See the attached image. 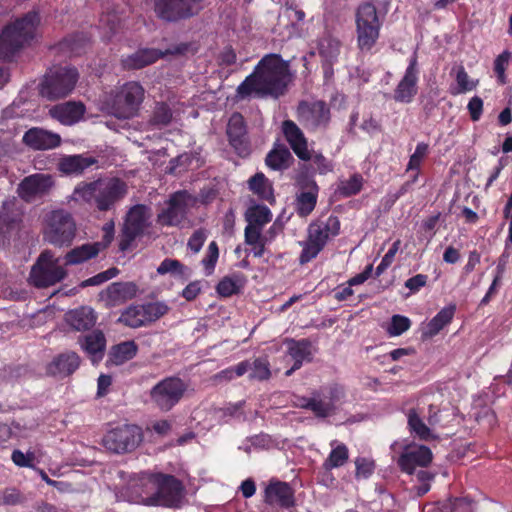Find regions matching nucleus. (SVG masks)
Instances as JSON below:
<instances>
[{"mask_svg": "<svg viewBox=\"0 0 512 512\" xmlns=\"http://www.w3.org/2000/svg\"><path fill=\"white\" fill-rule=\"evenodd\" d=\"M289 81L288 65L276 54L265 56L257 65L254 73L238 86L241 98L248 96L275 98L282 95Z\"/></svg>", "mask_w": 512, "mask_h": 512, "instance_id": "nucleus-1", "label": "nucleus"}, {"mask_svg": "<svg viewBox=\"0 0 512 512\" xmlns=\"http://www.w3.org/2000/svg\"><path fill=\"white\" fill-rule=\"evenodd\" d=\"M126 194L127 185L119 178L80 182L67 197V204L95 205L99 211L103 212L111 210Z\"/></svg>", "mask_w": 512, "mask_h": 512, "instance_id": "nucleus-2", "label": "nucleus"}, {"mask_svg": "<svg viewBox=\"0 0 512 512\" xmlns=\"http://www.w3.org/2000/svg\"><path fill=\"white\" fill-rule=\"evenodd\" d=\"M39 21L36 12H29L21 19L7 25L0 35V58L10 60L17 51L33 39Z\"/></svg>", "mask_w": 512, "mask_h": 512, "instance_id": "nucleus-3", "label": "nucleus"}, {"mask_svg": "<svg viewBox=\"0 0 512 512\" xmlns=\"http://www.w3.org/2000/svg\"><path fill=\"white\" fill-rule=\"evenodd\" d=\"M143 99V87L131 81L124 84L115 94L105 96L102 110L119 119H130L137 115Z\"/></svg>", "mask_w": 512, "mask_h": 512, "instance_id": "nucleus-4", "label": "nucleus"}, {"mask_svg": "<svg viewBox=\"0 0 512 512\" xmlns=\"http://www.w3.org/2000/svg\"><path fill=\"white\" fill-rule=\"evenodd\" d=\"M340 231V221L336 216L319 219L308 226L307 239L300 242L302 252L299 257L301 264L314 259L325 247L327 242L337 236Z\"/></svg>", "mask_w": 512, "mask_h": 512, "instance_id": "nucleus-5", "label": "nucleus"}, {"mask_svg": "<svg viewBox=\"0 0 512 512\" xmlns=\"http://www.w3.org/2000/svg\"><path fill=\"white\" fill-rule=\"evenodd\" d=\"M140 483L145 487L155 488L154 493L146 498L147 506L178 507L183 498V486L172 475L157 473L155 476H144Z\"/></svg>", "mask_w": 512, "mask_h": 512, "instance_id": "nucleus-6", "label": "nucleus"}, {"mask_svg": "<svg viewBox=\"0 0 512 512\" xmlns=\"http://www.w3.org/2000/svg\"><path fill=\"white\" fill-rule=\"evenodd\" d=\"M385 13L377 10L371 2L358 6L355 14L357 44L361 51H370L380 36Z\"/></svg>", "mask_w": 512, "mask_h": 512, "instance_id": "nucleus-7", "label": "nucleus"}, {"mask_svg": "<svg viewBox=\"0 0 512 512\" xmlns=\"http://www.w3.org/2000/svg\"><path fill=\"white\" fill-rule=\"evenodd\" d=\"M78 71L72 67L51 69L40 84V94L48 100H57L68 96L78 81Z\"/></svg>", "mask_w": 512, "mask_h": 512, "instance_id": "nucleus-8", "label": "nucleus"}, {"mask_svg": "<svg viewBox=\"0 0 512 512\" xmlns=\"http://www.w3.org/2000/svg\"><path fill=\"white\" fill-rule=\"evenodd\" d=\"M76 236V223L72 215L63 210L51 211L46 217L44 238L50 244L69 246Z\"/></svg>", "mask_w": 512, "mask_h": 512, "instance_id": "nucleus-9", "label": "nucleus"}, {"mask_svg": "<svg viewBox=\"0 0 512 512\" xmlns=\"http://www.w3.org/2000/svg\"><path fill=\"white\" fill-rule=\"evenodd\" d=\"M66 274V270L60 265V259L54 257L51 251L45 250L32 266L29 281L37 288H45L60 282Z\"/></svg>", "mask_w": 512, "mask_h": 512, "instance_id": "nucleus-10", "label": "nucleus"}, {"mask_svg": "<svg viewBox=\"0 0 512 512\" xmlns=\"http://www.w3.org/2000/svg\"><path fill=\"white\" fill-rule=\"evenodd\" d=\"M344 397L343 387L332 384L314 391L311 397L302 400L300 406L311 410L317 417L326 418L335 413Z\"/></svg>", "mask_w": 512, "mask_h": 512, "instance_id": "nucleus-11", "label": "nucleus"}, {"mask_svg": "<svg viewBox=\"0 0 512 512\" xmlns=\"http://www.w3.org/2000/svg\"><path fill=\"white\" fill-rule=\"evenodd\" d=\"M187 388L182 379L166 377L151 388L149 395L159 410L168 412L181 401Z\"/></svg>", "mask_w": 512, "mask_h": 512, "instance_id": "nucleus-12", "label": "nucleus"}, {"mask_svg": "<svg viewBox=\"0 0 512 512\" xmlns=\"http://www.w3.org/2000/svg\"><path fill=\"white\" fill-rule=\"evenodd\" d=\"M143 434L136 425H123L108 431L103 439V446L116 454L131 452L142 442Z\"/></svg>", "mask_w": 512, "mask_h": 512, "instance_id": "nucleus-13", "label": "nucleus"}, {"mask_svg": "<svg viewBox=\"0 0 512 512\" xmlns=\"http://www.w3.org/2000/svg\"><path fill=\"white\" fill-rule=\"evenodd\" d=\"M167 311L168 306L162 302L130 305L121 313L118 322L130 328H139L155 322Z\"/></svg>", "mask_w": 512, "mask_h": 512, "instance_id": "nucleus-14", "label": "nucleus"}, {"mask_svg": "<svg viewBox=\"0 0 512 512\" xmlns=\"http://www.w3.org/2000/svg\"><path fill=\"white\" fill-rule=\"evenodd\" d=\"M152 213L151 209L143 204H137L127 212L122 229V237L119 248L122 251L127 250L132 242L150 225Z\"/></svg>", "mask_w": 512, "mask_h": 512, "instance_id": "nucleus-15", "label": "nucleus"}, {"mask_svg": "<svg viewBox=\"0 0 512 512\" xmlns=\"http://www.w3.org/2000/svg\"><path fill=\"white\" fill-rule=\"evenodd\" d=\"M203 0H154L157 16L165 21L174 22L198 13Z\"/></svg>", "mask_w": 512, "mask_h": 512, "instance_id": "nucleus-16", "label": "nucleus"}, {"mask_svg": "<svg viewBox=\"0 0 512 512\" xmlns=\"http://www.w3.org/2000/svg\"><path fill=\"white\" fill-rule=\"evenodd\" d=\"M54 184L52 175L35 173L21 180L17 186V194L23 201L31 203L47 195Z\"/></svg>", "mask_w": 512, "mask_h": 512, "instance_id": "nucleus-17", "label": "nucleus"}, {"mask_svg": "<svg viewBox=\"0 0 512 512\" xmlns=\"http://www.w3.org/2000/svg\"><path fill=\"white\" fill-rule=\"evenodd\" d=\"M419 76V68L416 54L409 59L408 67L404 76L394 91V99L400 103H410L417 94V83Z\"/></svg>", "mask_w": 512, "mask_h": 512, "instance_id": "nucleus-18", "label": "nucleus"}, {"mask_svg": "<svg viewBox=\"0 0 512 512\" xmlns=\"http://www.w3.org/2000/svg\"><path fill=\"white\" fill-rule=\"evenodd\" d=\"M432 456V452L427 446H409L400 455L397 464L403 472L413 474L417 466H428L432 461Z\"/></svg>", "mask_w": 512, "mask_h": 512, "instance_id": "nucleus-19", "label": "nucleus"}, {"mask_svg": "<svg viewBox=\"0 0 512 512\" xmlns=\"http://www.w3.org/2000/svg\"><path fill=\"white\" fill-rule=\"evenodd\" d=\"M138 288L133 282H114L100 293V299L107 308L120 306L133 299Z\"/></svg>", "mask_w": 512, "mask_h": 512, "instance_id": "nucleus-20", "label": "nucleus"}, {"mask_svg": "<svg viewBox=\"0 0 512 512\" xmlns=\"http://www.w3.org/2000/svg\"><path fill=\"white\" fill-rule=\"evenodd\" d=\"M300 122L308 129H317L325 126L330 118L329 109L322 101L312 104L302 103L298 107Z\"/></svg>", "mask_w": 512, "mask_h": 512, "instance_id": "nucleus-21", "label": "nucleus"}, {"mask_svg": "<svg viewBox=\"0 0 512 512\" xmlns=\"http://www.w3.org/2000/svg\"><path fill=\"white\" fill-rule=\"evenodd\" d=\"M318 54L324 67L325 75H332V66L338 61L341 54L342 43L331 32H325L318 40Z\"/></svg>", "mask_w": 512, "mask_h": 512, "instance_id": "nucleus-22", "label": "nucleus"}, {"mask_svg": "<svg viewBox=\"0 0 512 512\" xmlns=\"http://www.w3.org/2000/svg\"><path fill=\"white\" fill-rule=\"evenodd\" d=\"M188 198L186 192L173 194L169 199L167 208L158 215L159 223L166 226L179 225L185 218Z\"/></svg>", "mask_w": 512, "mask_h": 512, "instance_id": "nucleus-23", "label": "nucleus"}, {"mask_svg": "<svg viewBox=\"0 0 512 512\" xmlns=\"http://www.w3.org/2000/svg\"><path fill=\"white\" fill-rule=\"evenodd\" d=\"M284 136L298 158L308 161L311 151L308 149L307 140L301 129L291 120L282 124Z\"/></svg>", "mask_w": 512, "mask_h": 512, "instance_id": "nucleus-24", "label": "nucleus"}, {"mask_svg": "<svg viewBox=\"0 0 512 512\" xmlns=\"http://www.w3.org/2000/svg\"><path fill=\"white\" fill-rule=\"evenodd\" d=\"M23 142L35 150H48L58 147L61 137L57 133L34 127L25 132Z\"/></svg>", "mask_w": 512, "mask_h": 512, "instance_id": "nucleus-25", "label": "nucleus"}, {"mask_svg": "<svg viewBox=\"0 0 512 512\" xmlns=\"http://www.w3.org/2000/svg\"><path fill=\"white\" fill-rule=\"evenodd\" d=\"M85 113V106L82 102L68 101L53 106L49 110L52 118L56 119L63 125H73L79 122Z\"/></svg>", "mask_w": 512, "mask_h": 512, "instance_id": "nucleus-26", "label": "nucleus"}, {"mask_svg": "<svg viewBox=\"0 0 512 512\" xmlns=\"http://www.w3.org/2000/svg\"><path fill=\"white\" fill-rule=\"evenodd\" d=\"M79 345L90 357L93 364L103 359L106 349V338L101 330H94L78 340Z\"/></svg>", "mask_w": 512, "mask_h": 512, "instance_id": "nucleus-27", "label": "nucleus"}, {"mask_svg": "<svg viewBox=\"0 0 512 512\" xmlns=\"http://www.w3.org/2000/svg\"><path fill=\"white\" fill-rule=\"evenodd\" d=\"M80 362L81 360L77 353L67 351L56 356L47 365V373L52 376H69L79 368Z\"/></svg>", "mask_w": 512, "mask_h": 512, "instance_id": "nucleus-28", "label": "nucleus"}, {"mask_svg": "<svg viewBox=\"0 0 512 512\" xmlns=\"http://www.w3.org/2000/svg\"><path fill=\"white\" fill-rule=\"evenodd\" d=\"M67 324L77 331L91 329L97 321L96 312L89 306H81L65 314Z\"/></svg>", "mask_w": 512, "mask_h": 512, "instance_id": "nucleus-29", "label": "nucleus"}, {"mask_svg": "<svg viewBox=\"0 0 512 512\" xmlns=\"http://www.w3.org/2000/svg\"><path fill=\"white\" fill-rule=\"evenodd\" d=\"M172 53L170 50L162 52L154 48H143L124 57L122 65L125 69H141L147 65L153 64L165 54Z\"/></svg>", "mask_w": 512, "mask_h": 512, "instance_id": "nucleus-30", "label": "nucleus"}, {"mask_svg": "<svg viewBox=\"0 0 512 512\" xmlns=\"http://www.w3.org/2000/svg\"><path fill=\"white\" fill-rule=\"evenodd\" d=\"M227 135L230 144L239 154L247 152L246 126L241 114L234 113L231 115L227 125Z\"/></svg>", "mask_w": 512, "mask_h": 512, "instance_id": "nucleus-31", "label": "nucleus"}, {"mask_svg": "<svg viewBox=\"0 0 512 512\" xmlns=\"http://www.w3.org/2000/svg\"><path fill=\"white\" fill-rule=\"evenodd\" d=\"M265 502L270 505L290 507L293 504V492L287 483H270L265 490Z\"/></svg>", "mask_w": 512, "mask_h": 512, "instance_id": "nucleus-32", "label": "nucleus"}, {"mask_svg": "<svg viewBox=\"0 0 512 512\" xmlns=\"http://www.w3.org/2000/svg\"><path fill=\"white\" fill-rule=\"evenodd\" d=\"M105 247L101 242L85 243L70 250L64 257L65 265L82 264L94 257Z\"/></svg>", "mask_w": 512, "mask_h": 512, "instance_id": "nucleus-33", "label": "nucleus"}, {"mask_svg": "<svg viewBox=\"0 0 512 512\" xmlns=\"http://www.w3.org/2000/svg\"><path fill=\"white\" fill-rule=\"evenodd\" d=\"M287 353L293 359L295 368H300L303 362H310L313 356V347L310 341L302 339L299 341H287Z\"/></svg>", "mask_w": 512, "mask_h": 512, "instance_id": "nucleus-34", "label": "nucleus"}, {"mask_svg": "<svg viewBox=\"0 0 512 512\" xmlns=\"http://www.w3.org/2000/svg\"><path fill=\"white\" fill-rule=\"evenodd\" d=\"M144 476H155V474L141 473L129 480L126 487V495L129 501L143 503L145 505L144 500L154 493L155 488H152V486L145 487L140 483V479Z\"/></svg>", "mask_w": 512, "mask_h": 512, "instance_id": "nucleus-35", "label": "nucleus"}, {"mask_svg": "<svg viewBox=\"0 0 512 512\" xmlns=\"http://www.w3.org/2000/svg\"><path fill=\"white\" fill-rule=\"evenodd\" d=\"M455 306L451 305L442 308L426 325L422 331L424 338H432L437 335L453 319Z\"/></svg>", "mask_w": 512, "mask_h": 512, "instance_id": "nucleus-36", "label": "nucleus"}, {"mask_svg": "<svg viewBox=\"0 0 512 512\" xmlns=\"http://www.w3.org/2000/svg\"><path fill=\"white\" fill-rule=\"evenodd\" d=\"M95 163L91 157L82 155H70L63 157L59 162V170L65 174H81L85 169Z\"/></svg>", "mask_w": 512, "mask_h": 512, "instance_id": "nucleus-37", "label": "nucleus"}, {"mask_svg": "<svg viewBox=\"0 0 512 512\" xmlns=\"http://www.w3.org/2000/svg\"><path fill=\"white\" fill-rule=\"evenodd\" d=\"M330 446L332 450L323 462V468L326 471L343 466L349 459V450L345 444L333 440Z\"/></svg>", "mask_w": 512, "mask_h": 512, "instance_id": "nucleus-38", "label": "nucleus"}, {"mask_svg": "<svg viewBox=\"0 0 512 512\" xmlns=\"http://www.w3.org/2000/svg\"><path fill=\"white\" fill-rule=\"evenodd\" d=\"M137 350V345L133 341L122 342L112 347L109 361L115 365H121L134 358Z\"/></svg>", "mask_w": 512, "mask_h": 512, "instance_id": "nucleus-39", "label": "nucleus"}, {"mask_svg": "<svg viewBox=\"0 0 512 512\" xmlns=\"http://www.w3.org/2000/svg\"><path fill=\"white\" fill-rule=\"evenodd\" d=\"M245 277L241 273H234L224 277L217 285L216 290L223 297L237 294L244 287Z\"/></svg>", "mask_w": 512, "mask_h": 512, "instance_id": "nucleus-40", "label": "nucleus"}, {"mask_svg": "<svg viewBox=\"0 0 512 512\" xmlns=\"http://www.w3.org/2000/svg\"><path fill=\"white\" fill-rule=\"evenodd\" d=\"M408 426L410 432L421 440L427 441L435 437L431 427L423 421L414 409L408 413Z\"/></svg>", "mask_w": 512, "mask_h": 512, "instance_id": "nucleus-41", "label": "nucleus"}, {"mask_svg": "<svg viewBox=\"0 0 512 512\" xmlns=\"http://www.w3.org/2000/svg\"><path fill=\"white\" fill-rule=\"evenodd\" d=\"M248 224L263 228L272 219L270 209L264 205L250 207L245 214Z\"/></svg>", "mask_w": 512, "mask_h": 512, "instance_id": "nucleus-42", "label": "nucleus"}, {"mask_svg": "<svg viewBox=\"0 0 512 512\" xmlns=\"http://www.w3.org/2000/svg\"><path fill=\"white\" fill-rule=\"evenodd\" d=\"M249 188L264 200L273 199L272 186L263 173H257L249 179Z\"/></svg>", "mask_w": 512, "mask_h": 512, "instance_id": "nucleus-43", "label": "nucleus"}, {"mask_svg": "<svg viewBox=\"0 0 512 512\" xmlns=\"http://www.w3.org/2000/svg\"><path fill=\"white\" fill-rule=\"evenodd\" d=\"M290 159H292L290 151L283 147L270 151L265 161L268 167L274 170H282L288 167Z\"/></svg>", "mask_w": 512, "mask_h": 512, "instance_id": "nucleus-44", "label": "nucleus"}, {"mask_svg": "<svg viewBox=\"0 0 512 512\" xmlns=\"http://www.w3.org/2000/svg\"><path fill=\"white\" fill-rule=\"evenodd\" d=\"M316 202L317 192L312 190L301 192L296 198L297 213L302 217L308 216L314 210Z\"/></svg>", "mask_w": 512, "mask_h": 512, "instance_id": "nucleus-45", "label": "nucleus"}, {"mask_svg": "<svg viewBox=\"0 0 512 512\" xmlns=\"http://www.w3.org/2000/svg\"><path fill=\"white\" fill-rule=\"evenodd\" d=\"M172 120V111L165 103H157L150 118V124L156 128L167 126Z\"/></svg>", "mask_w": 512, "mask_h": 512, "instance_id": "nucleus-46", "label": "nucleus"}, {"mask_svg": "<svg viewBox=\"0 0 512 512\" xmlns=\"http://www.w3.org/2000/svg\"><path fill=\"white\" fill-rule=\"evenodd\" d=\"M305 18L303 10L293 7L292 5H286L279 14V24L286 26H296L302 22Z\"/></svg>", "mask_w": 512, "mask_h": 512, "instance_id": "nucleus-47", "label": "nucleus"}, {"mask_svg": "<svg viewBox=\"0 0 512 512\" xmlns=\"http://www.w3.org/2000/svg\"><path fill=\"white\" fill-rule=\"evenodd\" d=\"M271 375L269 362L265 358H257L250 362V379L267 380Z\"/></svg>", "mask_w": 512, "mask_h": 512, "instance_id": "nucleus-48", "label": "nucleus"}, {"mask_svg": "<svg viewBox=\"0 0 512 512\" xmlns=\"http://www.w3.org/2000/svg\"><path fill=\"white\" fill-rule=\"evenodd\" d=\"M157 272L160 275L170 273L175 276H185L188 268L178 260L166 258L158 266Z\"/></svg>", "mask_w": 512, "mask_h": 512, "instance_id": "nucleus-49", "label": "nucleus"}, {"mask_svg": "<svg viewBox=\"0 0 512 512\" xmlns=\"http://www.w3.org/2000/svg\"><path fill=\"white\" fill-rule=\"evenodd\" d=\"M16 226V217L7 212H0V243H4Z\"/></svg>", "mask_w": 512, "mask_h": 512, "instance_id": "nucleus-50", "label": "nucleus"}, {"mask_svg": "<svg viewBox=\"0 0 512 512\" xmlns=\"http://www.w3.org/2000/svg\"><path fill=\"white\" fill-rule=\"evenodd\" d=\"M363 185V178L359 174L351 176L347 181L341 183L339 190L343 196L349 197L360 192Z\"/></svg>", "mask_w": 512, "mask_h": 512, "instance_id": "nucleus-51", "label": "nucleus"}, {"mask_svg": "<svg viewBox=\"0 0 512 512\" xmlns=\"http://www.w3.org/2000/svg\"><path fill=\"white\" fill-rule=\"evenodd\" d=\"M218 257L219 249L217 243L215 241H212L208 246L205 257L202 259V264L205 268V274L207 276L213 273Z\"/></svg>", "mask_w": 512, "mask_h": 512, "instance_id": "nucleus-52", "label": "nucleus"}, {"mask_svg": "<svg viewBox=\"0 0 512 512\" xmlns=\"http://www.w3.org/2000/svg\"><path fill=\"white\" fill-rule=\"evenodd\" d=\"M511 59V53L507 50L503 51L494 61V71L497 74L499 83H506L505 71Z\"/></svg>", "mask_w": 512, "mask_h": 512, "instance_id": "nucleus-53", "label": "nucleus"}, {"mask_svg": "<svg viewBox=\"0 0 512 512\" xmlns=\"http://www.w3.org/2000/svg\"><path fill=\"white\" fill-rule=\"evenodd\" d=\"M410 324V320L407 317L394 315L387 328V332L391 336H399L409 329Z\"/></svg>", "mask_w": 512, "mask_h": 512, "instance_id": "nucleus-54", "label": "nucleus"}, {"mask_svg": "<svg viewBox=\"0 0 512 512\" xmlns=\"http://www.w3.org/2000/svg\"><path fill=\"white\" fill-rule=\"evenodd\" d=\"M428 145L421 142L418 143L414 153L410 156L407 170H418L422 164L423 159L427 155Z\"/></svg>", "mask_w": 512, "mask_h": 512, "instance_id": "nucleus-55", "label": "nucleus"}, {"mask_svg": "<svg viewBox=\"0 0 512 512\" xmlns=\"http://www.w3.org/2000/svg\"><path fill=\"white\" fill-rule=\"evenodd\" d=\"M446 512H473L474 503L468 498H455L445 506Z\"/></svg>", "mask_w": 512, "mask_h": 512, "instance_id": "nucleus-56", "label": "nucleus"}, {"mask_svg": "<svg viewBox=\"0 0 512 512\" xmlns=\"http://www.w3.org/2000/svg\"><path fill=\"white\" fill-rule=\"evenodd\" d=\"M117 274H118L117 268H110L104 272H101L93 277H90V278L84 280L81 283V286L87 287V286L100 285V284L114 278Z\"/></svg>", "mask_w": 512, "mask_h": 512, "instance_id": "nucleus-57", "label": "nucleus"}, {"mask_svg": "<svg viewBox=\"0 0 512 512\" xmlns=\"http://www.w3.org/2000/svg\"><path fill=\"white\" fill-rule=\"evenodd\" d=\"M400 240L395 241L387 253L382 258L380 264L376 267V275L380 276L393 262V259L399 249Z\"/></svg>", "mask_w": 512, "mask_h": 512, "instance_id": "nucleus-58", "label": "nucleus"}, {"mask_svg": "<svg viewBox=\"0 0 512 512\" xmlns=\"http://www.w3.org/2000/svg\"><path fill=\"white\" fill-rule=\"evenodd\" d=\"M262 229L263 228L261 227L248 224L244 231L245 243L248 245H256L257 243L266 240L262 235Z\"/></svg>", "mask_w": 512, "mask_h": 512, "instance_id": "nucleus-59", "label": "nucleus"}, {"mask_svg": "<svg viewBox=\"0 0 512 512\" xmlns=\"http://www.w3.org/2000/svg\"><path fill=\"white\" fill-rule=\"evenodd\" d=\"M11 459L14 462V464L19 467L34 468L33 461L35 459V454L33 452H28L24 454L20 450H14L12 452Z\"/></svg>", "mask_w": 512, "mask_h": 512, "instance_id": "nucleus-60", "label": "nucleus"}, {"mask_svg": "<svg viewBox=\"0 0 512 512\" xmlns=\"http://www.w3.org/2000/svg\"><path fill=\"white\" fill-rule=\"evenodd\" d=\"M206 238L207 232L204 229H198L189 238L187 246L194 253H198L201 250Z\"/></svg>", "mask_w": 512, "mask_h": 512, "instance_id": "nucleus-61", "label": "nucleus"}, {"mask_svg": "<svg viewBox=\"0 0 512 512\" xmlns=\"http://www.w3.org/2000/svg\"><path fill=\"white\" fill-rule=\"evenodd\" d=\"M456 81L459 87V92L464 93L467 91H471L475 88L476 84L470 80L467 72L463 67H461L456 75Z\"/></svg>", "mask_w": 512, "mask_h": 512, "instance_id": "nucleus-62", "label": "nucleus"}, {"mask_svg": "<svg viewBox=\"0 0 512 512\" xmlns=\"http://www.w3.org/2000/svg\"><path fill=\"white\" fill-rule=\"evenodd\" d=\"M355 465L358 477L368 478L374 471V463L366 458L356 459Z\"/></svg>", "mask_w": 512, "mask_h": 512, "instance_id": "nucleus-63", "label": "nucleus"}, {"mask_svg": "<svg viewBox=\"0 0 512 512\" xmlns=\"http://www.w3.org/2000/svg\"><path fill=\"white\" fill-rule=\"evenodd\" d=\"M21 502L20 493L14 488L0 491V505H16Z\"/></svg>", "mask_w": 512, "mask_h": 512, "instance_id": "nucleus-64", "label": "nucleus"}]
</instances>
